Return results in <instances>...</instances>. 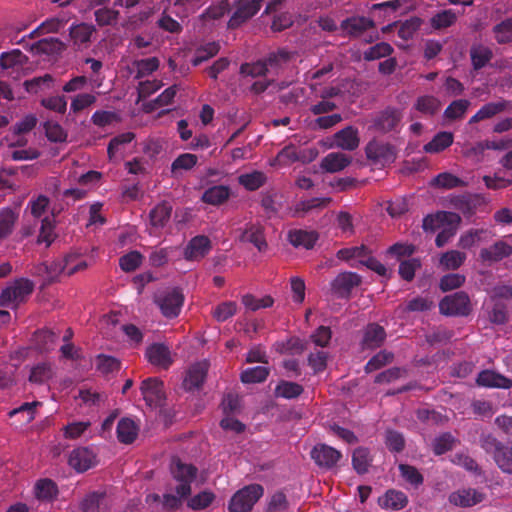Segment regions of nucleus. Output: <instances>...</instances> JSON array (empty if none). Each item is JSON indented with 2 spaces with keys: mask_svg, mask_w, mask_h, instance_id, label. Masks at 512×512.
<instances>
[{
  "mask_svg": "<svg viewBox=\"0 0 512 512\" xmlns=\"http://www.w3.org/2000/svg\"><path fill=\"white\" fill-rule=\"evenodd\" d=\"M466 258V253L459 250H450L441 255L439 265L443 270H457L464 264Z\"/></svg>",
  "mask_w": 512,
  "mask_h": 512,
  "instance_id": "obj_41",
  "label": "nucleus"
},
{
  "mask_svg": "<svg viewBox=\"0 0 512 512\" xmlns=\"http://www.w3.org/2000/svg\"><path fill=\"white\" fill-rule=\"evenodd\" d=\"M237 304L234 301H225L217 305L213 310V317L218 322H224L235 315Z\"/></svg>",
  "mask_w": 512,
  "mask_h": 512,
  "instance_id": "obj_63",
  "label": "nucleus"
},
{
  "mask_svg": "<svg viewBox=\"0 0 512 512\" xmlns=\"http://www.w3.org/2000/svg\"><path fill=\"white\" fill-rule=\"evenodd\" d=\"M141 394L146 404L150 407H161L165 402L164 384L156 378L151 377L142 381Z\"/></svg>",
  "mask_w": 512,
  "mask_h": 512,
  "instance_id": "obj_9",
  "label": "nucleus"
},
{
  "mask_svg": "<svg viewBox=\"0 0 512 512\" xmlns=\"http://www.w3.org/2000/svg\"><path fill=\"white\" fill-rule=\"evenodd\" d=\"M119 11L108 8V7H102L94 12L95 21L100 26H110L117 23L119 18Z\"/></svg>",
  "mask_w": 512,
  "mask_h": 512,
  "instance_id": "obj_55",
  "label": "nucleus"
},
{
  "mask_svg": "<svg viewBox=\"0 0 512 512\" xmlns=\"http://www.w3.org/2000/svg\"><path fill=\"white\" fill-rule=\"evenodd\" d=\"M484 499L483 495L475 489H462L449 495V502L459 507H471Z\"/></svg>",
  "mask_w": 512,
  "mask_h": 512,
  "instance_id": "obj_24",
  "label": "nucleus"
},
{
  "mask_svg": "<svg viewBox=\"0 0 512 512\" xmlns=\"http://www.w3.org/2000/svg\"><path fill=\"white\" fill-rule=\"evenodd\" d=\"M351 162V156L341 152H331L322 158L320 168L328 173H336L344 170Z\"/></svg>",
  "mask_w": 512,
  "mask_h": 512,
  "instance_id": "obj_20",
  "label": "nucleus"
},
{
  "mask_svg": "<svg viewBox=\"0 0 512 512\" xmlns=\"http://www.w3.org/2000/svg\"><path fill=\"white\" fill-rule=\"evenodd\" d=\"M30 49L39 55L55 56L60 55L66 49V45L58 38L48 37L33 43Z\"/></svg>",
  "mask_w": 512,
  "mask_h": 512,
  "instance_id": "obj_22",
  "label": "nucleus"
},
{
  "mask_svg": "<svg viewBox=\"0 0 512 512\" xmlns=\"http://www.w3.org/2000/svg\"><path fill=\"white\" fill-rule=\"evenodd\" d=\"M242 240L252 243L260 252L267 248L263 228L260 226L251 225L247 228L242 234Z\"/></svg>",
  "mask_w": 512,
  "mask_h": 512,
  "instance_id": "obj_45",
  "label": "nucleus"
},
{
  "mask_svg": "<svg viewBox=\"0 0 512 512\" xmlns=\"http://www.w3.org/2000/svg\"><path fill=\"white\" fill-rule=\"evenodd\" d=\"M267 182V176L264 172L254 170L250 173H244L238 176V183L247 191H256Z\"/></svg>",
  "mask_w": 512,
  "mask_h": 512,
  "instance_id": "obj_37",
  "label": "nucleus"
},
{
  "mask_svg": "<svg viewBox=\"0 0 512 512\" xmlns=\"http://www.w3.org/2000/svg\"><path fill=\"white\" fill-rule=\"evenodd\" d=\"M143 256L138 251H131L119 259V266L124 272L135 271L142 263Z\"/></svg>",
  "mask_w": 512,
  "mask_h": 512,
  "instance_id": "obj_60",
  "label": "nucleus"
},
{
  "mask_svg": "<svg viewBox=\"0 0 512 512\" xmlns=\"http://www.w3.org/2000/svg\"><path fill=\"white\" fill-rule=\"evenodd\" d=\"M139 432V427L131 418H122L117 424V439L120 443L131 444L133 443Z\"/></svg>",
  "mask_w": 512,
  "mask_h": 512,
  "instance_id": "obj_26",
  "label": "nucleus"
},
{
  "mask_svg": "<svg viewBox=\"0 0 512 512\" xmlns=\"http://www.w3.org/2000/svg\"><path fill=\"white\" fill-rule=\"evenodd\" d=\"M55 229V221L53 217H45L41 221V227L38 235L37 242L39 244L45 243L46 246H50L56 238V234L54 232Z\"/></svg>",
  "mask_w": 512,
  "mask_h": 512,
  "instance_id": "obj_49",
  "label": "nucleus"
},
{
  "mask_svg": "<svg viewBox=\"0 0 512 512\" xmlns=\"http://www.w3.org/2000/svg\"><path fill=\"white\" fill-rule=\"evenodd\" d=\"M231 194V190L226 185H215L206 189L201 197L206 204L218 206L226 202Z\"/></svg>",
  "mask_w": 512,
  "mask_h": 512,
  "instance_id": "obj_30",
  "label": "nucleus"
},
{
  "mask_svg": "<svg viewBox=\"0 0 512 512\" xmlns=\"http://www.w3.org/2000/svg\"><path fill=\"white\" fill-rule=\"evenodd\" d=\"M453 134L447 131L438 132L431 141L423 146L426 153H439L448 148L453 143Z\"/></svg>",
  "mask_w": 512,
  "mask_h": 512,
  "instance_id": "obj_36",
  "label": "nucleus"
},
{
  "mask_svg": "<svg viewBox=\"0 0 512 512\" xmlns=\"http://www.w3.org/2000/svg\"><path fill=\"white\" fill-rule=\"evenodd\" d=\"M400 118V114L396 109L387 108L377 116L374 125L382 132H389L397 126Z\"/></svg>",
  "mask_w": 512,
  "mask_h": 512,
  "instance_id": "obj_34",
  "label": "nucleus"
},
{
  "mask_svg": "<svg viewBox=\"0 0 512 512\" xmlns=\"http://www.w3.org/2000/svg\"><path fill=\"white\" fill-rule=\"evenodd\" d=\"M264 489L259 484H251L237 491L229 502L230 512H249L262 497Z\"/></svg>",
  "mask_w": 512,
  "mask_h": 512,
  "instance_id": "obj_1",
  "label": "nucleus"
},
{
  "mask_svg": "<svg viewBox=\"0 0 512 512\" xmlns=\"http://www.w3.org/2000/svg\"><path fill=\"white\" fill-rule=\"evenodd\" d=\"M18 218V212L9 207L0 210V240L7 238L13 233Z\"/></svg>",
  "mask_w": 512,
  "mask_h": 512,
  "instance_id": "obj_35",
  "label": "nucleus"
},
{
  "mask_svg": "<svg viewBox=\"0 0 512 512\" xmlns=\"http://www.w3.org/2000/svg\"><path fill=\"white\" fill-rule=\"evenodd\" d=\"M107 492L105 489L87 493L79 503L81 512H100L107 509Z\"/></svg>",
  "mask_w": 512,
  "mask_h": 512,
  "instance_id": "obj_18",
  "label": "nucleus"
},
{
  "mask_svg": "<svg viewBox=\"0 0 512 512\" xmlns=\"http://www.w3.org/2000/svg\"><path fill=\"white\" fill-rule=\"evenodd\" d=\"M373 28H375V22L372 18L359 15L347 17L340 23L342 35L355 39Z\"/></svg>",
  "mask_w": 512,
  "mask_h": 512,
  "instance_id": "obj_8",
  "label": "nucleus"
},
{
  "mask_svg": "<svg viewBox=\"0 0 512 512\" xmlns=\"http://www.w3.org/2000/svg\"><path fill=\"white\" fill-rule=\"evenodd\" d=\"M162 315L166 318H176L184 303V295L179 288L169 289L155 298Z\"/></svg>",
  "mask_w": 512,
  "mask_h": 512,
  "instance_id": "obj_5",
  "label": "nucleus"
},
{
  "mask_svg": "<svg viewBox=\"0 0 512 512\" xmlns=\"http://www.w3.org/2000/svg\"><path fill=\"white\" fill-rule=\"evenodd\" d=\"M211 249V240L205 235H197L189 240L183 256L187 261H200L209 254Z\"/></svg>",
  "mask_w": 512,
  "mask_h": 512,
  "instance_id": "obj_12",
  "label": "nucleus"
},
{
  "mask_svg": "<svg viewBox=\"0 0 512 512\" xmlns=\"http://www.w3.org/2000/svg\"><path fill=\"white\" fill-rule=\"evenodd\" d=\"M220 50V45L217 42H209L196 50L195 57L192 60L193 66H199L201 63L214 57Z\"/></svg>",
  "mask_w": 512,
  "mask_h": 512,
  "instance_id": "obj_51",
  "label": "nucleus"
},
{
  "mask_svg": "<svg viewBox=\"0 0 512 512\" xmlns=\"http://www.w3.org/2000/svg\"><path fill=\"white\" fill-rule=\"evenodd\" d=\"M172 213V205L163 201L157 204L149 213L150 223L155 228H163L169 221Z\"/></svg>",
  "mask_w": 512,
  "mask_h": 512,
  "instance_id": "obj_33",
  "label": "nucleus"
},
{
  "mask_svg": "<svg viewBox=\"0 0 512 512\" xmlns=\"http://www.w3.org/2000/svg\"><path fill=\"white\" fill-rule=\"evenodd\" d=\"M303 391L304 388L302 385L296 382L281 380L274 389V395L276 398L290 400L299 397L303 393Z\"/></svg>",
  "mask_w": 512,
  "mask_h": 512,
  "instance_id": "obj_38",
  "label": "nucleus"
},
{
  "mask_svg": "<svg viewBox=\"0 0 512 512\" xmlns=\"http://www.w3.org/2000/svg\"><path fill=\"white\" fill-rule=\"evenodd\" d=\"M96 32V28L93 24L82 22L80 24H72L69 28V35L73 41V44L78 48L87 46L92 35Z\"/></svg>",
  "mask_w": 512,
  "mask_h": 512,
  "instance_id": "obj_23",
  "label": "nucleus"
},
{
  "mask_svg": "<svg viewBox=\"0 0 512 512\" xmlns=\"http://www.w3.org/2000/svg\"><path fill=\"white\" fill-rule=\"evenodd\" d=\"M28 62V57L19 49L3 52L0 55V66L2 69H10L16 66L22 67Z\"/></svg>",
  "mask_w": 512,
  "mask_h": 512,
  "instance_id": "obj_43",
  "label": "nucleus"
},
{
  "mask_svg": "<svg viewBox=\"0 0 512 512\" xmlns=\"http://www.w3.org/2000/svg\"><path fill=\"white\" fill-rule=\"evenodd\" d=\"M370 250L365 245L347 247L340 249L336 256L340 260L349 261L352 259H359V262L362 259H366L368 257Z\"/></svg>",
  "mask_w": 512,
  "mask_h": 512,
  "instance_id": "obj_54",
  "label": "nucleus"
},
{
  "mask_svg": "<svg viewBox=\"0 0 512 512\" xmlns=\"http://www.w3.org/2000/svg\"><path fill=\"white\" fill-rule=\"evenodd\" d=\"M371 462L372 458L368 448L358 447L353 451L352 466L358 474H365L368 472Z\"/></svg>",
  "mask_w": 512,
  "mask_h": 512,
  "instance_id": "obj_44",
  "label": "nucleus"
},
{
  "mask_svg": "<svg viewBox=\"0 0 512 512\" xmlns=\"http://www.w3.org/2000/svg\"><path fill=\"white\" fill-rule=\"evenodd\" d=\"M69 258L63 260H54L51 262H43L36 266L35 274L44 277V284L48 285L55 282L58 276L65 271Z\"/></svg>",
  "mask_w": 512,
  "mask_h": 512,
  "instance_id": "obj_17",
  "label": "nucleus"
},
{
  "mask_svg": "<svg viewBox=\"0 0 512 512\" xmlns=\"http://www.w3.org/2000/svg\"><path fill=\"white\" fill-rule=\"evenodd\" d=\"M466 277L459 273H449L441 277L439 288L442 292H448L460 288L465 283Z\"/></svg>",
  "mask_w": 512,
  "mask_h": 512,
  "instance_id": "obj_59",
  "label": "nucleus"
},
{
  "mask_svg": "<svg viewBox=\"0 0 512 512\" xmlns=\"http://www.w3.org/2000/svg\"><path fill=\"white\" fill-rule=\"evenodd\" d=\"M97 455L89 447L73 449L68 458V464L78 473H83L97 464Z\"/></svg>",
  "mask_w": 512,
  "mask_h": 512,
  "instance_id": "obj_10",
  "label": "nucleus"
},
{
  "mask_svg": "<svg viewBox=\"0 0 512 512\" xmlns=\"http://www.w3.org/2000/svg\"><path fill=\"white\" fill-rule=\"evenodd\" d=\"M362 283V277L350 271L339 273L331 282V291L341 299H349L352 290Z\"/></svg>",
  "mask_w": 512,
  "mask_h": 512,
  "instance_id": "obj_7",
  "label": "nucleus"
},
{
  "mask_svg": "<svg viewBox=\"0 0 512 512\" xmlns=\"http://www.w3.org/2000/svg\"><path fill=\"white\" fill-rule=\"evenodd\" d=\"M471 102L467 99L452 101L444 110L443 117L448 121L461 120L465 117Z\"/></svg>",
  "mask_w": 512,
  "mask_h": 512,
  "instance_id": "obj_40",
  "label": "nucleus"
},
{
  "mask_svg": "<svg viewBox=\"0 0 512 512\" xmlns=\"http://www.w3.org/2000/svg\"><path fill=\"white\" fill-rule=\"evenodd\" d=\"M512 253V247L503 241H498L489 248L480 251V259L484 263H493L502 260Z\"/></svg>",
  "mask_w": 512,
  "mask_h": 512,
  "instance_id": "obj_25",
  "label": "nucleus"
},
{
  "mask_svg": "<svg viewBox=\"0 0 512 512\" xmlns=\"http://www.w3.org/2000/svg\"><path fill=\"white\" fill-rule=\"evenodd\" d=\"M35 494L38 499L52 500L58 494V488L51 479H41L35 485Z\"/></svg>",
  "mask_w": 512,
  "mask_h": 512,
  "instance_id": "obj_48",
  "label": "nucleus"
},
{
  "mask_svg": "<svg viewBox=\"0 0 512 512\" xmlns=\"http://www.w3.org/2000/svg\"><path fill=\"white\" fill-rule=\"evenodd\" d=\"M440 107L439 100L434 96H421L415 103V108L428 115H434Z\"/></svg>",
  "mask_w": 512,
  "mask_h": 512,
  "instance_id": "obj_64",
  "label": "nucleus"
},
{
  "mask_svg": "<svg viewBox=\"0 0 512 512\" xmlns=\"http://www.w3.org/2000/svg\"><path fill=\"white\" fill-rule=\"evenodd\" d=\"M439 310L447 316H467L471 312L469 296L464 291H458L445 296L439 303Z\"/></svg>",
  "mask_w": 512,
  "mask_h": 512,
  "instance_id": "obj_4",
  "label": "nucleus"
},
{
  "mask_svg": "<svg viewBox=\"0 0 512 512\" xmlns=\"http://www.w3.org/2000/svg\"><path fill=\"white\" fill-rule=\"evenodd\" d=\"M385 444L389 451L400 453L405 448V439L402 433L389 429L385 433Z\"/></svg>",
  "mask_w": 512,
  "mask_h": 512,
  "instance_id": "obj_58",
  "label": "nucleus"
},
{
  "mask_svg": "<svg viewBox=\"0 0 512 512\" xmlns=\"http://www.w3.org/2000/svg\"><path fill=\"white\" fill-rule=\"evenodd\" d=\"M494 37L499 44L512 41V18H507L493 28Z\"/></svg>",
  "mask_w": 512,
  "mask_h": 512,
  "instance_id": "obj_57",
  "label": "nucleus"
},
{
  "mask_svg": "<svg viewBox=\"0 0 512 512\" xmlns=\"http://www.w3.org/2000/svg\"><path fill=\"white\" fill-rule=\"evenodd\" d=\"M310 454L319 467L327 469L334 467L342 457L340 451L326 444H317Z\"/></svg>",
  "mask_w": 512,
  "mask_h": 512,
  "instance_id": "obj_13",
  "label": "nucleus"
},
{
  "mask_svg": "<svg viewBox=\"0 0 512 512\" xmlns=\"http://www.w3.org/2000/svg\"><path fill=\"white\" fill-rule=\"evenodd\" d=\"M476 383L479 386L489 388H509L512 385L510 379L491 370H484L478 374Z\"/></svg>",
  "mask_w": 512,
  "mask_h": 512,
  "instance_id": "obj_28",
  "label": "nucleus"
},
{
  "mask_svg": "<svg viewBox=\"0 0 512 512\" xmlns=\"http://www.w3.org/2000/svg\"><path fill=\"white\" fill-rule=\"evenodd\" d=\"M492 57V50L484 45H473L470 49V58L475 70H480L485 67Z\"/></svg>",
  "mask_w": 512,
  "mask_h": 512,
  "instance_id": "obj_39",
  "label": "nucleus"
},
{
  "mask_svg": "<svg viewBox=\"0 0 512 512\" xmlns=\"http://www.w3.org/2000/svg\"><path fill=\"white\" fill-rule=\"evenodd\" d=\"M51 377V366L47 363H39L31 369L29 381L35 384H44Z\"/></svg>",
  "mask_w": 512,
  "mask_h": 512,
  "instance_id": "obj_61",
  "label": "nucleus"
},
{
  "mask_svg": "<svg viewBox=\"0 0 512 512\" xmlns=\"http://www.w3.org/2000/svg\"><path fill=\"white\" fill-rule=\"evenodd\" d=\"M358 130L353 126H347L334 135L336 147L347 151H353L359 146Z\"/></svg>",
  "mask_w": 512,
  "mask_h": 512,
  "instance_id": "obj_21",
  "label": "nucleus"
},
{
  "mask_svg": "<svg viewBox=\"0 0 512 512\" xmlns=\"http://www.w3.org/2000/svg\"><path fill=\"white\" fill-rule=\"evenodd\" d=\"M34 283L27 278L16 279L11 285L2 290L0 295V306L16 305L24 302L32 294Z\"/></svg>",
  "mask_w": 512,
  "mask_h": 512,
  "instance_id": "obj_2",
  "label": "nucleus"
},
{
  "mask_svg": "<svg viewBox=\"0 0 512 512\" xmlns=\"http://www.w3.org/2000/svg\"><path fill=\"white\" fill-rule=\"evenodd\" d=\"M386 331L378 323H369L363 330L361 346L363 349H376L383 345L386 340Z\"/></svg>",
  "mask_w": 512,
  "mask_h": 512,
  "instance_id": "obj_16",
  "label": "nucleus"
},
{
  "mask_svg": "<svg viewBox=\"0 0 512 512\" xmlns=\"http://www.w3.org/2000/svg\"><path fill=\"white\" fill-rule=\"evenodd\" d=\"M421 268V260L419 258H409L401 260L398 268L400 277L410 282L415 277L416 270Z\"/></svg>",
  "mask_w": 512,
  "mask_h": 512,
  "instance_id": "obj_52",
  "label": "nucleus"
},
{
  "mask_svg": "<svg viewBox=\"0 0 512 512\" xmlns=\"http://www.w3.org/2000/svg\"><path fill=\"white\" fill-rule=\"evenodd\" d=\"M365 152L369 160L382 166L394 162L396 158L394 147L379 141H370L366 146Z\"/></svg>",
  "mask_w": 512,
  "mask_h": 512,
  "instance_id": "obj_11",
  "label": "nucleus"
},
{
  "mask_svg": "<svg viewBox=\"0 0 512 512\" xmlns=\"http://www.w3.org/2000/svg\"><path fill=\"white\" fill-rule=\"evenodd\" d=\"M507 101L489 102L483 105L468 121L469 125L491 119L507 108Z\"/></svg>",
  "mask_w": 512,
  "mask_h": 512,
  "instance_id": "obj_27",
  "label": "nucleus"
},
{
  "mask_svg": "<svg viewBox=\"0 0 512 512\" xmlns=\"http://www.w3.org/2000/svg\"><path fill=\"white\" fill-rule=\"evenodd\" d=\"M394 359V354L387 350H381L375 354L365 365L364 370L366 373L379 370L385 365L391 363Z\"/></svg>",
  "mask_w": 512,
  "mask_h": 512,
  "instance_id": "obj_50",
  "label": "nucleus"
},
{
  "mask_svg": "<svg viewBox=\"0 0 512 512\" xmlns=\"http://www.w3.org/2000/svg\"><path fill=\"white\" fill-rule=\"evenodd\" d=\"M145 356L150 364L161 369H168L173 358L169 347L163 343H153L146 348Z\"/></svg>",
  "mask_w": 512,
  "mask_h": 512,
  "instance_id": "obj_14",
  "label": "nucleus"
},
{
  "mask_svg": "<svg viewBox=\"0 0 512 512\" xmlns=\"http://www.w3.org/2000/svg\"><path fill=\"white\" fill-rule=\"evenodd\" d=\"M171 472L174 479L179 482L175 492L180 497L190 496L191 484L196 478L197 468L192 464H185L180 459H176L173 461Z\"/></svg>",
  "mask_w": 512,
  "mask_h": 512,
  "instance_id": "obj_3",
  "label": "nucleus"
},
{
  "mask_svg": "<svg viewBox=\"0 0 512 512\" xmlns=\"http://www.w3.org/2000/svg\"><path fill=\"white\" fill-rule=\"evenodd\" d=\"M288 240L294 247H304L311 249L318 240V233L306 230H291L288 233Z\"/></svg>",
  "mask_w": 512,
  "mask_h": 512,
  "instance_id": "obj_31",
  "label": "nucleus"
},
{
  "mask_svg": "<svg viewBox=\"0 0 512 512\" xmlns=\"http://www.w3.org/2000/svg\"><path fill=\"white\" fill-rule=\"evenodd\" d=\"M393 47L387 42H379L369 47L363 52L365 61H374L384 57H389L393 53Z\"/></svg>",
  "mask_w": 512,
  "mask_h": 512,
  "instance_id": "obj_47",
  "label": "nucleus"
},
{
  "mask_svg": "<svg viewBox=\"0 0 512 512\" xmlns=\"http://www.w3.org/2000/svg\"><path fill=\"white\" fill-rule=\"evenodd\" d=\"M458 19V14L453 9H445L435 13L429 20L430 27L435 31H441L453 26Z\"/></svg>",
  "mask_w": 512,
  "mask_h": 512,
  "instance_id": "obj_32",
  "label": "nucleus"
},
{
  "mask_svg": "<svg viewBox=\"0 0 512 512\" xmlns=\"http://www.w3.org/2000/svg\"><path fill=\"white\" fill-rule=\"evenodd\" d=\"M96 366L102 374H109L119 371L121 362L113 356L101 354L97 357Z\"/></svg>",
  "mask_w": 512,
  "mask_h": 512,
  "instance_id": "obj_62",
  "label": "nucleus"
},
{
  "mask_svg": "<svg viewBox=\"0 0 512 512\" xmlns=\"http://www.w3.org/2000/svg\"><path fill=\"white\" fill-rule=\"evenodd\" d=\"M460 216L451 212H439L435 216L428 215L423 220V228L425 230H434L438 228L442 222H459Z\"/></svg>",
  "mask_w": 512,
  "mask_h": 512,
  "instance_id": "obj_46",
  "label": "nucleus"
},
{
  "mask_svg": "<svg viewBox=\"0 0 512 512\" xmlns=\"http://www.w3.org/2000/svg\"><path fill=\"white\" fill-rule=\"evenodd\" d=\"M432 184L439 188L452 189V188L464 186L465 182L462 179H460L459 177H457L451 173L443 172V173L438 174L432 180Z\"/></svg>",
  "mask_w": 512,
  "mask_h": 512,
  "instance_id": "obj_56",
  "label": "nucleus"
},
{
  "mask_svg": "<svg viewBox=\"0 0 512 512\" xmlns=\"http://www.w3.org/2000/svg\"><path fill=\"white\" fill-rule=\"evenodd\" d=\"M270 374V369L265 366H255L243 370L240 374V380L244 384H255L266 381Z\"/></svg>",
  "mask_w": 512,
  "mask_h": 512,
  "instance_id": "obj_42",
  "label": "nucleus"
},
{
  "mask_svg": "<svg viewBox=\"0 0 512 512\" xmlns=\"http://www.w3.org/2000/svg\"><path fill=\"white\" fill-rule=\"evenodd\" d=\"M378 502L382 508L400 510L407 505L408 497L400 490L389 489L379 498Z\"/></svg>",
  "mask_w": 512,
  "mask_h": 512,
  "instance_id": "obj_29",
  "label": "nucleus"
},
{
  "mask_svg": "<svg viewBox=\"0 0 512 512\" xmlns=\"http://www.w3.org/2000/svg\"><path fill=\"white\" fill-rule=\"evenodd\" d=\"M487 445L494 448L493 456L498 467L506 473H512V448L504 446L496 439L487 441Z\"/></svg>",
  "mask_w": 512,
  "mask_h": 512,
  "instance_id": "obj_19",
  "label": "nucleus"
},
{
  "mask_svg": "<svg viewBox=\"0 0 512 512\" xmlns=\"http://www.w3.org/2000/svg\"><path fill=\"white\" fill-rule=\"evenodd\" d=\"M262 0H235V11L228 21L230 29H236L251 19L261 9Z\"/></svg>",
  "mask_w": 512,
  "mask_h": 512,
  "instance_id": "obj_6",
  "label": "nucleus"
},
{
  "mask_svg": "<svg viewBox=\"0 0 512 512\" xmlns=\"http://www.w3.org/2000/svg\"><path fill=\"white\" fill-rule=\"evenodd\" d=\"M208 372L207 362H197L186 371L182 386L186 391L198 390L202 387Z\"/></svg>",
  "mask_w": 512,
  "mask_h": 512,
  "instance_id": "obj_15",
  "label": "nucleus"
},
{
  "mask_svg": "<svg viewBox=\"0 0 512 512\" xmlns=\"http://www.w3.org/2000/svg\"><path fill=\"white\" fill-rule=\"evenodd\" d=\"M401 477L414 487H419L424 482L423 475L419 470L409 464H399L398 466Z\"/></svg>",
  "mask_w": 512,
  "mask_h": 512,
  "instance_id": "obj_53",
  "label": "nucleus"
}]
</instances>
